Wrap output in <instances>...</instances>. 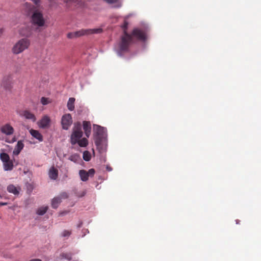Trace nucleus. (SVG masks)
<instances>
[{
  "mask_svg": "<svg viewBox=\"0 0 261 261\" xmlns=\"http://www.w3.org/2000/svg\"><path fill=\"white\" fill-rule=\"evenodd\" d=\"M12 77L11 75H8L4 77L2 86L7 90H10L12 88Z\"/></svg>",
  "mask_w": 261,
  "mask_h": 261,
  "instance_id": "9",
  "label": "nucleus"
},
{
  "mask_svg": "<svg viewBox=\"0 0 261 261\" xmlns=\"http://www.w3.org/2000/svg\"><path fill=\"white\" fill-rule=\"evenodd\" d=\"M74 101L75 98L73 97H70L68 99L67 102V108L69 110L72 111L74 109Z\"/></svg>",
  "mask_w": 261,
  "mask_h": 261,
  "instance_id": "22",
  "label": "nucleus"
},
{
  "mask_svg": "<svg viewBox=\"0 0 261 261\" xmlns=\"http://www.w3.org/2000/svg\"><path fill=\"white\" fill-rule=\"evenodd\" d=\"M94 142L100 153H102L106 151L107 146V142L106 137L95 138Z\"/></svg>",
  "mask_w": 261,
  "mask_h": 261,
  "instance_id": "6",
  "label": "nucleus"
},
{
  "mask_svg": "<svg viewBox=\"0 0 261 261\" xmlns=\"http://www.w3.org/2000/svg\"><path fill=\"white\" fill-rule=\"evenodd\" d=\"M30 40L26 38L19 40L12 48V52L18 55L27 49L30 45Z\"/></svg>",
  "mask_w": 261,
  "mask_h": 261,
  "instance_id": "3",
  "label": "nucleus"
},
{
  "mask_svg": "<svg viewBox=\"0 0 261 261\" xmlns=\"http://www.w3.org/2000/svg\"><path fill=\"white\" fill-rule=\"evenodd\" d=\"M30 133L31 135L36 139L38 140L39 141H43V136L39 132L38 130H35L33 129H31L30 130Z\"/></svg>",
  "mask_w": 261,
  "mask_h": 261,
  "instance_id": "17",
  "label": "nucleus"
},
{
  "mask_svg": "<svg viewBox=\"0 0 261 261\" xmlns=\"http://www.w3.org/2000/svg\"><path fill=\"white\" fill-rule=\"evenodd\" d=\"M20 34L23 36L30 37L31 35V33L30 32H28L27 33H23L22 32H21Z\"/></svg>",
  "mask_w": 261,
  "mask_h": 261,
  "instance_id": "34",
  "label": "nucleus"
},
{
  "mask_svg": "<svg viewBox=\"0 0 261 261\" xmlns=\"http://www.w3.org/2000/svg\"><path fill=\"white\" fill-rule=\"evenodd\" d=\"M132 37H135L137 39L141 41H145L146 39V34L142 30L139 29H135L133 31L132 34H130ZM133 42V38H132V41L130 43H132Z\"/></svg>",
  "mask_w": 261,
  "mask_h": 261,
  "instance_id": "8",
  "label": "nucleus"
},
{
  "mask_svg": "<svg viewBox=\"0 0 261 261\" xmlns=\"http://www.w3.org/2000/svg\"><path fill=\"white\" fill-rule=\"evenodd\" d=\"M29 261H42V260L40 259L34 258V259H32L30 260Z\"/></svg>",
  "mask_w": 261,
  "mask_h": 261,
  "instance_id": "39",
  "label": "nucleus"
},
{
  "mask_svg": "<svg viewBox=\"0 0 261 261\" xmlns=\"http://www.w3.org/2000/svg\"><path fill=\"white\" fill-rule=\"evenodd\" d=\"M76 144L81 147H86L88 145V140L86 138H81L78 140V142Z\"/></svg>",
  "mask_w": 261,
  "mask_h": 261,
  "instance_id": "21",
  "label": "nucleus"
},
{
  "mask_svg": "<svg viewBox=\"0 0 261 261\" xmlns=\"http://www.w3.org/2000/svg\"><path fill=\"white\" fill-rule=\"evenodd\" d=\"M3 29H1L0 30V34H2L3 33Z\"/></svg>",
  "mask_w": 261,
  "mask_h": 261,
  "instance_id": "41",
  "label": "nucleus"
},
{
  "mask_svg": "<svg viewBox=\"0 0 261 261\" xmlns=\"http://www.w3.org/2000/svg\"><path fill=\"white\" fill-rule=\"evenodd\" d=\"M0 158L3 163L10 160L9 155L6 153H2L0 155Z\"/></svg>",
  "mask_w": 261,
  "mask_h": 261,
  "instance_id": "29",
  "label": "nucleus"
},
{
  "mask_svg": "<svg viewBox=\"0 0 261 261\" xmlns=\"http://www.w3.org/2000/svg\"><path fill=\"white\" fill-rule=\"evenodd\" d=\"M7 204H8V203L7 202H0V206H1L7 205Z\"/></svg>",
  "mask_w": 261,
  "mask_h": 261,
  "instance_id": "37",
  "label": "nucleus"
},
{
  "mask_svg": "<svg viewBox=\"0 0 261 261\" xmlns=\"http://www.w3.org/2000/svg\"><path fill=\"white\" fill-rule=\"evenodd\" d=\"M68 159L74 163H77L80 159V156L79 154L77 153H74L73 154L71 155L69 157Z\"/></svg>",
  "mask_w": 261,
  "mask_h": 261,
  "instance_id": "26",
  "label": "nucleus"
},
{
  "mask_svg": "<svg viewBox=\"0 0 261 261\" xmlns=\"http://www.w3.org/2000/svg\"><path fill=\"white\" fill-rule=\"evenodd\" d=\"M102 31V29L100 28L93 29H81L77 31L69 33L67 34V37L70 39H72L85 35H89L93 34H99L101 33Z\"/></svg>",
  "mask_w": 261,
  "mask_h": 261,
  "instance_id": "4",
  "label": "nucleus"
},
{
  "mask_svg": "<svg viewBox=\"0 0 261 261\" xmlns=\"http://www.w3.org/2000/svg\"><path fill=\"white\" fill-rule=\"evenodd\" d=\"M83 133L82 129V125L80 122H75L72 128V132L70 136V143L72 145H75L78 140L82 138Z\"/></svg>",
  "mask_w": 261,
  "mask_h": 261,
  "instance_id": "5",
  "label": "nucleus"
},
{
  "mask_svg": "<svg viewBox=\"0 0 261 261\" xmlns=\"http://www.w3.org/2000/svg\"><path fill=\"white\" fill-rule=\"evenodd\" d=\"M88 173V177L89 176H93L95 173V170L93 168L90 169L88 170V171H87Z\"/></svg>",
  "mask_w": 261,
  "mask_h": 261,
  "instance_id": "32",
  "label": "nucleus"
},
{
  "mask_svg": "<svg viewBox=\"0 0 261 261\" xmlns=\"http://www.w3.org/2000/svg\"><path fill=\"white\" fill-rule=\"evenodd\" d=\"M50 123V119L47 115L43 116L41 119L37 122L39 127L43 129L49 127Z\"/></svg>",
  "mask_w": 261,
  "mask_h": 261,
  "instance_id": "10",
  "label": "nucleus"
},
{
  "mask_svg": "<svg viewBox=\"0 0 261 261\" xmlns=\"http://www.w3.org/2000/svg\"><path fill=\"white\" fill-rule=\"evenodd\" d=\"M76 0H64V2L65 3H69V2H74L76 1Z\"/></svg>",
  "mask_w": 261,
  "mask_h": 261,
  "instance_id": "38",
  "label": "nucleus"
},
{
  "mask_svg": "<svg viewBox=\"0 0 261 261\" xmlns=\"http://www.w3.org/2000/svg\"><path fill=\"white\" fill-rule=\"evenodd\" d=\"M3 165L5 170H11L13 169V164L10 160L3 163Z\"/></svg>",
  "mask_w": 261,
  "mask_h": 261,
  "instance_id": "24",
  "label": "nucleus"
},
{
  "mask_svg": "<svg viewBox=\"0 0 261 261\" xmlns=\"http://www.w3.org/2000/svg\"><path fill=\"white\" fill-rule=\"evenodd\" d=\"M61 202V198L59 197H56L53 199L51 201V206L54 208H57Z\"/></svg>",
  "mask_w": 261,
  "mask_h": 261,
  "instance_id": "19",
  "label": "nucleus"
},
{
  "mask_svg": "<svg viewBox=\"0 0 261 261\" xmlns=\"http://www.w3.org/2000/svg\"><path fill=\"white\" fill-rule=\"evenodd\" d=\"M25 11L29 15H31V22L35 26L38 28L44 26L45 20L43 17L42 12L39 9L29 3H25L23 5Z\"/></svg>",
  "mask_w": 261,
  "mask_h": 261,
  "instance_id": "1",
  "label": "nucleus"
},
{
  "mask_svg": "<svg viewBox=\"0 0 261 261\" xmlns=\"http://www.w3.org/2000/svg\"><path fill=\"white\" fill-rule=\"evenodd\" d=\"M35 4V6H34L35 7H36V9H39V7H40V0H31Z\"/></svg>",
  "mask_w": 261,
  "mask_h": 261,
  "instance_id": "33",
  "label": "nucleus"
},
{
  "mask_svg": "<svg viewBox=\"0 0 261 261\" xmlns=\"http://www.w3.org/2000/svg\"><path fill=\"white\" fill-rule=\"evenodd\" d=\"M60 256L62 261H70L72 259L71 254L69 253H62Z\"/></svg>",
  "mask_w": 261,
  "mask_h": 261,
  "instance_id": "23",
  "label": "nucleus"
},
{
  "mask_svg": "<svg viewBox=\"0 0 261 261\" xmlns=\"http://www.w3.org/2000/svg\"><path fill=\"white\" fill-rule=\"evenodd\" d=\"M128 23L124 21L122 28L124 29L123 35L121 38V41L119 44V54L120 55L121 52H125L128 50V48L130 43L132 41V37L130 34L126 32Z\"/></svg>",
  "mask_w": 261,
  "mask_h": 261,
  "instance_id": "2",
  "label": "nucleus"
},
{
  "mask_svg": "<svg viewBox=\"0 0 261 261\" xmlns=\"http://www.w3.org/2000/svg\"><path fill=\"white\" fill-rule=\"evenodd\" d=\"M7 190L9 193H12L15 195H17L19 194L21 188L19 187H17L14 185L11 184L9 185L7 187Z\"/></svg>",
  "mask_w": 261,
  "mask_h": 261,
  "instance_id": "15",
  "label": "nucleus"
},
{
  "mask_svg": "<svg viewBox=\"0 0 261 261\" xmlns=\"http://www.w3.org/2000/svg\"><path fill=\"white\" fill-rule=\"evenodd\" d=\"M0 130L2 133L10 136L12 135L14 132V128L9 124L6 123L1 127Z\"/></svg>",
  "mask_w": 261,
  "mask_h": 261,
  "instance_id": "11",
  "label": "nucleus"
},
{
  "mask_svg": "<svg viewBox=\"0 0 261 261\" xmlns=\"http://www.w3.org/2000/svg\"><path fill=\"white\" fill-rule=\"evenodd\" d=\"M48 210V206H42L37 210V214L39 215H44Z\"/></svg>",
  "mask_w": 261,
  "mask_h": 261,
  "instance_id": "27",
  "label": "nucleus"
},
{
  "mask_svg": "<svg viewBox=\"0 0 261 261\" xmlns=\"http://www.w3.org/2000/svg\"><path fill=\"white\" fill-rule=\"evenodd\" d=\"M49 177L52 179H56L58 176V171L54 167H52L49 170Z\"/></svg>",
  "mask_w": 261,
  "mask_h": 261,
  "instance_id": "18",
  "label": "nucleus"
},
{
  "mask_svg": "<svg viewBox=\"0 0 261 261\" xmlns=\"http://www.w3.org/2000/svg\"><path fill=\"white\" fill-rule=\"evenodd\" d=\"M61 195H62V196L63 197H64V198H66V197H67V194H66V193H62V194H61Z\"/></svg>",
  "mask_w": 261,
  "mask_h": 261,
  "instance_id": "40",
  "label": "nucleus"
},
{
  "mask_svg": "<svg viewBox=\"0 0 261 261\" xmlns=\"http://www.w3.org/2000/svg\"><path fill=\"white\" fill-rule=\"evenodd\" d=\"M236 223H237V224H238V223H239V220H236Z\"/></svg>",
  "mask_w": 261,
  "mask_h": 261,
  "instance_id": "42",
  "label": "nucleus"
},
{
  "mask_svg": "<svg viewBox=\"0 0 261 261\" xmlns=\"http://www.w3.org/2000/svg\"><path fill=\"white\" fill-rule=\"evenodd\" d=\"M71 233V231L69 230H64L61 233V236L63 237H69Z\"/></svg>",
  "mask_w": 261,
  "mask_h": 261,
  "instance_id": "30",
  "label": "nucleus"
},
{
  "mask_svg": "<svg viewBox=\"0 0 261 261\" xmlns=\"http://www.w3.org/2000/svg\"><path fill=\"white\" fill-rule=\"evenodd\" d=\"M93 129L95 133L94 138H104L105 137V128L99 125L94 124Z\"/></svg>",
  "mask_w": 261,
  "mask_h": 261,
  "instance_id": "12",
  "label": "nucleus"
},
{
  "mask_svg": "<svg viewBox=\"0 0 261 261\" xmlns=\"http://www.w3.org/2000/svg\"><path fill=\"white\" fill-rule=\"evenodd\" d=\"M72 123V118L71 114H66L64 115L61 119L62 128L65 130L69 129Z\"/></svg>",
  "mask_w": 261,
  "mask_h": 261,
  "instance_id": "7",
  "label": "nucleus"
},
{
  "mask_svg": "<svg viewBox=\"0 0 261 261\" xmlns=\"http://www.w3.org/2000/svg\"><path fill=\"white\" fill-rule=\"evenodd\" d=\"M107 170L109 171H111L112 170V168L110 167L109 166H107Z\"/></svg>",
  "mask_w": 261,
  "mask_h": 261,
  "instance_id": "36",
  "label": "nucleus"
},
{
  "mask_svg": "<svg viewBox=\"0 0 261 261\" xmlns=\"http://www.w3.org/2000/svg\"><path fill=\"white\" fill-rule=\"evenodd\" d=\"M22 115L24 117L25 119L31 120L33 122H35L36 120L35 115L28 110L24 111Z\"/></svg>",
  "mask_w": 261,
  "mask_h": 261,
  "instance_id": "16",
  "label": "nucleus"
},
{
  "mask_svg": "<svg viewBox=\"0 0 261 261\" xmlns=\"http://www.w3.org/2000/svg\"><path fill=\"white\" fill-rule=\"evenodd\" d=\"M83 129L84 130L85 134L87 138H89L91 130V125L90 121H84L83 122Z\"/></svg>",
  "mask_w": 261,
  "mask_h": 261,
  "instance_id": "13",
  "label": "nucleus"
},
{
  "mask_svg": "<svg viewBox=\"0 0 261 261\" xmlns=\"http://www.w3.org/2000/svg\"><path fill=\"white\" fill-rule=\"evenodd\" d=\"M16 141V138L15 137H14L11 141H8L7 140H6V141L7 142H8L9 143H14V142H15Z\"/></svg>",
  "mask_w": 261,
  "mask_h": 261,
  "instance_id": "35",
  "label": "nucleus"
},
{
  "mask_svg": "<svg viewBox=\"0 0 261 261\" xmlns=\"http://www.w3.org/2000/svg\"><path fill=\"white\" fill-rule=\"evenodd\" d=\"M79 175L81 179L83 181H86L88 179V175L87 172L85 170H81L79 171Z\"/></svg>",
  "mask_w": 261,
  "mask_h": 261,
  "instance_id": "20",
  "label": "nucleus"
},
{
  "mask_svg": "<svg viewBox=\"0 0 261 261\" xmlns=\"http://www.w3.org/2000/svg\"><path fill=\"white\" fill-rule=\"evenodd\" d=\"M83 158L85 161H89L91 158V153L88 151H85L83 152Z\"/></svg>",
  "mask_w": 261,
  "mask_h": 261,
  "instance_id": "28",
  "label": "nucleus"
},
{
  "mask_svg": "<svg viewBox=\"0 0 261 261\" xmlns=\"http://www.w3.org/2000/svg\"><path fill=\"white\" fill-rule=\"evenodd\" d=\"M23 147L24 144L23 141L21 140L18 141L13 151V153L16 155H18Z\"/></svg>",
  "mask_w": 261,
  "mask_h": 261,
  "instance_id": "14",
  "label": "nucleus"
},
{
  "mask_svg": "<svg viewBox=\"0 0 261 261\" xmlns=\"http://www.w3.org/2000/svg\"><path fill=\"white\" fill-rule=\"evenodd\" d=\"M41 102L43 105H47L50 102V101L49 100V99L48 98L45 97H42L41 99Z\"/></svg>",
  "mask_w": 261,
  "mask_h": 261,
  "instance_id": "31",
  "label": "nucleus"
},
{
  "mask_svg": "<svg viewBox=\"0 0 261 261\" xmlns=\"http://www.w3.org/2000/svg\"><path fill=\"white\" fill-rule=\"evenodd\" d=\"M108 4H115L114 7L120 8L121 7V3L119 0H103Z\"/></svg>",
  "mask_w": 261,
  "mask_h": 261,
  "instance_id": "25",
  "label": "nucleus"
}]
</instances>
